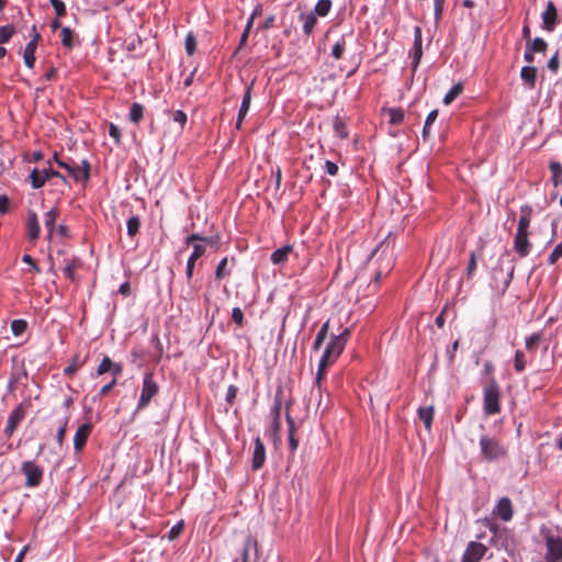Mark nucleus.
Returning <instances> with one entry per match:
<instances>
[{"label":"nucleus","instance_id":"obj_1","mask_svg":"<svg viewBox=\"0 0 562 562\" xmlns=\"http://www.w3.org/2000/svg\"><path fill=\"white\" fill-rule=\"evenodd\" d=\"M350 330L348 328L344 329L339 335L334 336L328 344V346L325 348L318 363V370H317V376L316 381L319 383V380L322 379V375L325 371V369L335 362L340 353L344 351L346 344L349 339Z\"/></svg>","mask_w":562,"mask_h":562},{"label":"nucleus","instance_id":"obj_2","mask_svg":"<svg viewBox=\"0 0 562 562\" xmlns=\"http://www.w3.org/2000/svg\"><path fill=\"white\" fill-rule=\"evenodd\" d=\"M483 408L487 415H495L501 411L499 389L494 380L484 390Z\"/></svg>","mask_w":562,"mask_h":562},{"label":"nucleus","instance_id":"obj_3","mask_svg":"<svg viewBox=\"0 0 562 562\" xmlns=\"http://www.w3.org/2000/svg\"><path fill=\"white\" fill-rule=\"evenodd\" d=\"M158 391L159 386L154 380V374L151 372L145 373L137 409L140 411L148 406L151 398L157 395Z\"/></svg>","mask_w":562,"mask_h":562},{"label":"nucleus","instance_id":"obj_4","mask_svg":"<svg viewBox=\"0 0 562 562\" xmlns=\"http://www.w3.org/2000/svg\"><path fill=\"white\" fill-rule=\"evenodd\" d=\"M57 165L64 168L76 182H86L89 179L90 164L83 159L81 166H75L64 160H57Z\"/></svg>","mask_w":562,"mask_h":562},{"label":"nucleus","instance_id":"obj_5","mask_svg":"<svg viewBox=\"0 0 562 562\" xmlns=\"http://www.w3.org/2000/svg\"><path fill=\"white\" fill-rule=\"evenodd\" d=\"M482 454L485 459L492 461L504 456V448L493 438L484 436L480 439Z\"/></svg>","mask_w":562,"mask_h":562},{"label":"nucleus","instance_id":"obj_6","mask_svg":"<svg viewBox=\"0 0 562 562\" xmlns=\"http://www.w3.org/2000/svg\"><path fill=\"white\" fill-rule=\"evenodd\" d=\"M547 562H562V538L560 537H547L546 539Z\"/></svg>","mask_w":562,"mask_h":562},{"label":"nucleus","instance_id":"obj_7","mask_svg":"<svg viewBox=\"0 0 562 562\" xmlns=\"http://www.w3.org/2000/svg\"><path fill=\"white\" fill-rule=\"evenodd\" d=\"M486 551L487 548L483 543L471 541L465 548L461 562H480Z\"/></svg>","mask_w":562,"mask_h":562},{"label":"nucleus","instance_id":"obj_8","mask_svg":"<svg viewBox=\"0 0 562 562\" xmlns=\"http://www.w3.org/2000/svg\"><path fill=\"white\" fill-rule=\"evenodd\" d=\"M22 471L25 474V484L30 487L37 486L43 477V471L34 462L26 461L22 464Z\"/></svg>","mask_w":562,"mask_h":562},{"label":"nucleus","instance_id":"obj_9","mask_svg":"<svg viewBox=\"0 0 562 562\" xmlns=\"http://www.w3.org/2000/svg\"><path fill=\"white\" fill-rule=\"evenodd\" d=\"M32 31L34 32L33 38L31 42L27 43V45L24 48L23 52V59L24 64L29 68H33L35 64V49L37 47V42L41 38V35L36 32L35 26L32 27Z\"/></svg>","mask_w":562,"mask_h":562},{"label":"nucleus","instance_id":"obj_10","mask_svg":"<svg viewBox=\"0 0 562 562\" xmlns=\"http://www.w3.org/2000/svg\"><path fill=\"white\" fill-rule=\"evenodd\" d=\"M542 23L543 29L551 32L554 30V26L557 24L558 19V12L554 3L552 1H549L547 3L546 10L542 13Z\"/></svg>","mask_w":562,"mask_h":562},{"label":"nucleus","instance_id":"obj_11","mask_svg":"<svg viewBox=\"0 0 562 562\" xmlns=\"http://www.w3.org/2000/svg\"><path fill=\"white\" fill-rule=\"evenodd\" d=\"M266 460L265 445L259 437L255 439V447L251 459V467L254 470H259Z\"/></svg>","mask_w":562,"mask_h":562},{"label":"nucleus","instance_id":"obj_12","mask_svg":"<svg viewBox=\"0 0 562 562\" xmlns=\"http://www.w3.org/2000/svg\"><path fill=\"white\" fill-rule=\"evenodd\" d=\"M92 430L91 424H82L78 427L75 437H74V447L77 451H80L86 445L87 439L89 438Z\"/></svg>","mask_w":562,"mask_h":562},{"label":"nucleus","instance_id":"obj_13","mask_svg":"<svg viewBox=\"0 0 562 562\" xmlns=\"http://www.w3.org/2000/svg\"><path fill=\"white\" fill-rule=\"evenodd\" d=\"M529 233L516 232L514 240V249L520 257H526L530 250V243L528 238Z\"/></svg>","mask_w":562,"mask_h":562},{"label":"nucleus","instance_id":"obj_14","mask_svg":"<svg viewBox=\"0 0 562 562\" xmlns=\"http://www.w3.org/2000/svg\"><path fill=\"white\" fill-rule=\"evenodd\" d=\"M123 368L120 363L113 362L109 357H103L101 363L97 369V374L102 375L106 372H111L113 376H117L122 373Z\"/></svg>","mask_w":562,"mask_h":562},{"label":"nucleus","instance_id":"obj_15","mask_svg":"<svg viewBox=\"0 0 562 562\" xmlns=\"http://www.w3.org/2000/svg\"><path fill=\"white\" fill-rule=\"evenodd\" d=\"M495 514L503 521H509L513 518V506L508 497H503L498 501Z\"/></svg>","mask_w":562,"mask_h":562},{"label":"nucleus","instance_id":"obj_16","mask_svg":"<svg viewBox=\"0 0 562 562\" xmlns=\"http://www.w3.org/2000/svg\"><path fill=\"white\" fill-rule=\"evenodd\" d=\"M26 227H27V237L31 241H35L41 233L37 215L35 212L30 211L27 213V221H26Z\"/></svg>","mask_w":562,"mask_h":562},{"label":"nucleus","instance_id":"obj_17","mask_svg":"<svg viewBox=\"0 0 562 562\" xmlns=\"http://www.w3.org/2000/svg\"><path fill=\"white\" fill-rule=\"evenodd\" d=\"M250 102H251V87H247V89L245 90V93L243 95V101H241V104H240V108H239V111H238V115H237V121H236V128L239 130L241 124H243V121L249 110V106H250Z\"/></svg>","mask_w":562,"mask_h":562},{"label":"nucleus","instance_id":"obj_18","mask_svg":"<svg viewBox=\"0 0 562 562\" xmlns=\"http://www.w3.org/2000/svg\"><path fill=\"white\" fill-rule=\"evenodd\" d=\"M292 252H293V246H291V245H285L283 247H280L271 254V257H270L271 262L277 266L283 265L289 259V256Z\"/></svg>","mask_w":562,"mask_h":562},{"label":"nucleus","instance_id":"obj_19","mask_svg":"<svg viewBox=\"0 0 562 562\" xmlns=\"http://www.w3.org/2000/svg\"><path fill=\"white\" fill-rule=\"evenodd\" d=\"M531 213L532 209L530 205L525 204L520 207V217L518 221L517 232L529 233L528 228L531 222Z\"/></svg>","mask_w":562,"mask_h":562},{"label":"nucleus","instance_id":"obj_20","mask_svg":"<svg viewBox=\"0 0 562 562\" xmlns=\"http://www.w3.org/2000/svg\"><path fill=\"white\" fill-rule=\"evenodd\" d=\"M204 251H205V247L204 246L199 245V244H195L193 246V251H192V254L189 257L188 262H187L186 274H187L188 279L192 278L193 269H194V263L204 254Z\"/></svg>","mask_w":562,"mask_h":562},{"label":"nucleus","instance_id":"obj_21","mask_svg":"<svg viewBox=\"0 0 562 562\" xmlns=\"http://www.w3.org/2000/svg\"><path fill=\"white\" fill-rule=\"evenodd\" d=\"M520 78L528 89H533L537 80V68L533 66H524L520 70Z\"/></svg>","mask_w":562,"mask_h":562},{"label":"nucleus","instance_id":"obj_22","mask_svg":"<svg viewBox=\"0 0 562 562\" xmlns=\"http://www.w3.org/2000/svg\"><path fill=\"white\" fill-rule=\"evenodd\" d=\"M22 418L23 412L21 407H16L14 411H12L8 417V423L4 429L5 435L11 436L16 429V426L22 420Z\"/></svg>","mask_w":562,"mask_h":562},{"label":"nucleus","instance_id":"obj_23","mask_svg":"<svg viewBox=\"0 0 562 562\" xmlns=\"http://www.w3.org/2000/svg\"><path fill=\"white\" fill-rule=\"evenodd\" d=\"M251 551L257 553L258 543L255 538H252L251 536H247L245 539V542H244V547H243V553H241L243 562H249Z\"/></svg>","mask_w":562,"mask_h":562},{"label":"nucleus","instance_id":"obj_24","mask_svg":"<svg viewBox=\"0 0 562 562\" xmlns=\"http://www.w3.org/2000/svg\"><path fill=\"white\" fill-rule=\"evenodd\" d=\"M434 413H435L434 406L420 407L418 409V417L424 423L425 428L427 430H430V428H431Z\"/></svg>","mask_w":562,"mask_h":562},{"label":"nucleus","instance_id":"obj_25","mask_svg":"<svg viewBox=\"0 0 562 562\" xmlns=\"http://www.w3.org/2000/svg\"><path fill=\"white\" fill-rule=\"evenodd\" d=\"M58 217V210L56 207H52L48 212L45 213V227L48 232V237L50 238L53 232L55 229V222Z\"/></svg>","mask_w":562,"mask_h":562},{"label":"nucleus","instance_id":"obj_26","mask_svg":"<svg viewBox=\"0 0 562 562\" xmlns=\"http://www.w3.org/2000/svg\"><path fill=\"white\" fill-rule=\"evenodd\" d=\"M551 180L554 187L562 186V166L558 161H551L549 165Z\"/></svg>","mask_w":562,"mask_h":562},{"label":"nucleus","instance_id":"obj_27","mask_svg":"<svg viewBox=\"0 0 562 562\" xmlns=\"http://www.w3.org/2000/svg\"><path fill=\"white\" fill-rule=\"evenodd\" d=\"M348 38H351V34L348 35V36H341L333 46L331 48V56L335 58V59H340L344 55V52L346 49V46H347V41Z\"/></svg>","mask_w":562,"mask_h":562},{"label":"nucleus","instance_id":"obj_28","mask_svg":"<svg viewBox=\"0 0 562 562\" xmlns=\"http://www.w3.org/2000/svg\"><path fill=\"white\" fill-rule=\"evenodd\" d=\"M31 184L34 189H40L44 186L47 180V176H44V170L40 171L37 168H34L30 175Z\"/></svg>","mask_w":562,"mask_h":562},{"label":"nucleus","instance_id":"obj_29","mask_svg":"<svg viewBox=\"0 0 562 562\" xmlns=\"http://www.w3.org/2000/svg\"><path fill=\"white\" fill-rule=\"evenodd\" d=\"M463 91L462 82H457L443 97V103L449 105L452 103Z\"/></svg>","mask_w":562,"mask_h":562},{"label":"nucleus","instance_id":"obj_30","mask_svg":"<svg viewBox=\"0 0 562 562\" xmlns=\"http://www.w3.org/2000/svg\"><path fill=\"white\" fill-rule=\"evenodd\" d=\"M526 47L533 53H544L547 50L548 44L544 40L537 37L532 41H529Z\"/></svg>","mask_w":562,"mask_h":562},{"label":"nucleus","instance_id":"obj_31","mask_svg":"<svg viewBox=\"0 0 562 562\" xmlns=\"http://www.w3.org/2000/svg\"><path fill=\"white\" fill-rule=\"evenodd\" d=\"M328 328H329V323L326 322L322 325L321 329L318 330L317 335H316V338L314 340V344H313V348L315 350H319L324 340L326 339L327 337V333H328Z\"/></svg>","mask_w":562,"mask_h":562},{"label":"nucleus","instance_id":"obj_32","mask_svg":"<svg viewBox=\"0 0 562 562\" xmlns=\"http://www.w3.org/2000/svg\"><path fill=\"white\" fill-rule=\"evenodd\" d=\"M303 19V31L305 34H311L317 23V19L314 13L302 15Z\"/></svg>","mask_w":562,"mask_h":562},{"label":"nucleus","instance_id":"obj_33","mask_svg":"<svg viewBox=\"0 0 562 562\" xmlns=\"http://www.w3.org/2000/svg\"><path fill=\"white\" fill-rule=\"evenodd\" d=\"M393 265H394V259H393V255L391 254V255L386 256L385 265L376 271L375 277H374L375 282H379V280L383 273L384 274L389 273L391 271Z\"/></svg>","mask_w":562,"mask_h":562},{"label":"nucleus","instance_id":"obj_34","mask_svg":"<svg viewBox=\"0 0 562 562\" xmlns=\"http://www.w3.org/2000/svg\"><path fill=\"white\" fill-rule=\"evenodd\" d=\"M331 8L330 0H318L315 5V13L319 16H326Z\"/></svg>","mask_w":562,"mask_h":562},{"label":"nucleus","instance_id":"obj_35","mask_svg":"<svg viewBox=\"0 0 562 562\" xmlns=\"http://www.w3.org/2000/svg\"><path fill=\"white\" fill-rule=\"evenodd\" d=\"M139 226H140L139 217L136 215L131 216L126 223L127 234L130 236H135L138 233Z\"/></svg>","mask_w":562,"mask_h":562},{"label":"nucleus","instance_id":"obj_36","mask_svg":"<svg viewBox=\"0 0 562 562\" xmlns=\"http://www.w3.org/2000/svg\"><path fill=\"white\" fill-rule=\"evenodd\" d=\"M15 29L13 25H3L0 27V44L7 43L14 34Z\"/></svg>","mask_w":562,"mask_h":562},{"label":"nucleus","instance_id":"obj_37","mask_svg":"<svg viewBox=\"0 0 562 562\" xmlns=\"http://www.w3.org/2000/svg\"><path fill=\"white\" fill-rule=\"evenodd\" d=\"M286 420L289 423V445L291 450L294 451L299 446V441L294 437V423L290 415L286 416Z\"/></svg>","mask_w":562,"mask_h":562},{"label":"nucleus","instance_id":"obj_38","mask_svg":"<svg viewBox=\"0 0 562 562\" xmlns=\"http://www.w3.org/2000/svg\"><path fill=\"white\" fill-rule=\"evenodd\" d=\"M143 117V106L138 103H133L130 111V119L134 123H138Z\"/></svg>","mask_w":562,"mask_h":562},{"label":"nucleus","instance_id":"obj_39","mask_svg":"<svg viewBox=\"0 0 562 562\" xmlns=\"http://www.w3.org/2000/svg\"><path fill=\"white\" fill-rule=\"evenodd\" d=\"M64 262H65L64 274L68 279H74L75 270L77 268L76 260L75 259L65 258Z\"/></svg>","mask_w":562,"mask_h":562},{"label":"nucleus","instance_id":"obj_40","mask_svg":"<svg viewBox=\"0 0 562 562\" xmlns=\"http://www.w3.org/2000/svg\"><path fill=\"white\" fill-rule=\"evenodd\" d=\"M61 42L66 47H72L74 44V33L69 27L61 29Z\"/></svg>","mask_w":562,"mask_h":562},{"label":"nucleus","instance_id":"obj_41","mask_svg":"<svg viewBox=\"0 0 562 562\" xmlns=\"http://www.w3.org/2000/svg\"><path fill=\"white\" fill-rule=\"evenodd\" d=\"M515 369L517 372H521L526 368V358L522 351L517 350L515 352V362H514Z\"/></svg>","mask_w":562,"mask_h":562},{"label":"nucleus","instance_id":"obj_42","mask_svg":"<svg viewBox=\"0 0 562 562\" xmlns=\"http://www.w3.org/2000/svg\"><path fill=\"white\" fill-rule=\"evenodd\" d=\"M389 115L392 124H400L404 119V111L402 109H390Z\"/></svg>","mask_w":562,"mask_h":562},{"label":"nucleus","instance_id":"obj_43","mask_svg":"<svg viewBox=\"0 0 562 562\" xmlns=\"http://www.w3.org/2000/svg\"><path fill=\"white\" fill-rule=\"evenodd\" d=\"M256 14H257V11H255V12L251 14V16L249 18V20H248V22H247V24H246V27H245V30H244V32H243L241 36H240L239 47H241V46L246 43V41H247V38H248V35H249V33H250V30H251V27H252L254 19H255V15H256Z\"/></svg>","mask_w":562,"mask_h":562},{"label":"nucleus","instance_id":"obj_44","mask_svg":"<svg viewBox=\"0 0 562 562\" xmlns=\"http://www.w3.org/2000/svg\"><path fill=\"white\" fill-rule=\"evenodd\" d=\"M334 130L337 136H339L340 138H346L348 135L345 123L339 117L335 119Z\"/></svg>","mask_w":562,"mask_h":562},{"label":"nucleus","instance_id":"obj_45","mask_svg":"<svg viewBox=\"0 0 562 562\" xmlns=\"http://www.w3.org/2000/svg\"><path fill=\"white\" fill-rule=\"evenodd\" d=\"M49 3L54 8L57 18L66 14V5L61 0H49Z\"/></svg>","mask_w":562,"mask_h":562},{"label":"nucleus","instance_id":"obj_46","mask_svg":"<svg viewBox=\"0 0 562 562\" xmlns=\"http://www.w3.org/2000/svg\"><path fill=\"white\" fill-rule=\"evenodd\" d=\"M11 329L15 336H19L26 329V322L23 319H15L11 323Z\"/></svg>","mask_w":562,"mask_h":562},{"label":"nucleus","instance_id":"obj_47","mask_svg":"<svg viewBox=\"0 0 562 562\" xmlns=\"http://www.w3.org/2000/svg\"><path fill=\"white\" fill-rule=\"evenodd\" d=\"M562 257V241L559 243L548 258L550 265H554Z\"/></svg>","mask_w":562,"mask_h":562},{"label":"nucleus","instance_id":"obj_48","mask_svg":"<svg viewBox=\"0 0 562 562\" xmlns=\"http://www.w3.org/2000/svg\"><path fill=\"white\" fill-rule=\"evenodd\" d=\"M83 364V360H80L78 356H76L74 358V361L70 366H68L67 368H65L64 370V373L66 375H69V374H72L74 372H76L78 370V368H80L81 366Z\"/></svg>","mask_w":562,"mask_h":562},{"label":"nucleus","instance_id":"obj_49","mask_svg":"<svg viewBox=\"0 0 562 562\" xmlns=\"http://www.w3.org/2000/svg\"><path fill=\"white\" fill-rule=\"evenodd\" d=\"M540 335L539 334H532L526 338V348L528 350H532L537 347L538 342L540 341Z\"/></svg>","mask_w":562,"mask_h":562},{"label":"nucleus","instance_id":"obj_50","mask_svg":"<svg viewBox=\"0 0 562 562\" xmlns=\"http://www.w3.org/2000/svg\"><path fill=\"white\" fill-rule=\"evenodd\" d=\"M227 265V257L223 258L217 267H216V270H215V278L221 280L225 277L226 272H225V267Z\"/></svg>","mask_w":562,"mask_h":562},{"label":"nucleus","instance_id":"obj_51","mask_svg":"<svg viewBox=\"0 0 562 562\" xmlns=\"http://www.w3.org/2000/svg\"><path fill=\"white\" fill-rule=\"evenodd\" d=\"M195 38L192 34H188L186 37V50L188 55H192L195 52Z\"/></svg>","mask_w":562,"mask_h":562},{"label":"nucleus","instance_id":"obj_52","mask_svg":"<svg viewBox=\"0 0 562 562\" xmlns=\"http://www.w3.org/2000/svg\"><path fill=\"white\" fill-rule=\"evenodd\" d=\"M172 120L183 126L187 122V114L181 110L172 112Z\"/></svg>","mask_w":562,"mask_h":562},{"label":"nucleus","instance_id":"obj_53","mask_svg":"<svg viewBox=\"0 0 562 562\" xmlns=\"http://www.w3.org/2000/svg\"><path fill=\"white\" fill-rule=\"evenodd\" d=\"M475 268H476V256L474 252H471L470 259H469V265L467 268V276L469 279L472 277L473 272L475 271Z\"/></svg>","mask_w":562,"mask_h":562},{"label":"nucleus","instance_id":"obj_54","mask_svg":"<svg viewBox=\"0 0 562 562\" xmlns=\"http://www.w3.org/2000/svg\"><path fill=\"white\" fill-rule=\"evenodd\" d=\"M22 261L25 262L26 265H29L34 272H36V273H41L42 272L40 267L36 265L34 259L32 258V256L23 255Z\"/></svg>","mask_w":562,"mask_h":562},{"label":"nucleus","instance_id":"obj_55","mask_svg":"<svg viewBox=\"0 0 562 562\" xmlns=\"http://www.w3.org/2000/svg\"><path fill=\"white\" fill-rule=\"evenodd\" d=\"M560 67V61H559V54L555 53L548 61V68L552 71V72H557L558 69Z\"/></svg>","mask_w":562,"mask_h":562},{"label":"nucleus","instance_id":"obj_56","mask_svg":"<svg viewBox=\"0 0 562 562\" xmlns=\"http://www.w3.org/2000/svg\"><path fill=\"white\" fill-rule=\"evenodd\" d=\"M183 530V522L180 521L178 522L177 525H175L170 530H169V539L170 540H173L176 539L180 533L181 531Z\"/></svg>","mask_w":562,"mask_h":562},{"label":"nucleus","instance_id":"obj_57","mask_svg":"<svg viewBox=\"0 0 562 562\" xmlns=\"http://www.w3.org/2000/svg\"><path fill=\"white\" fill-rule=\"evenodd\" d=\"M446 0H434L435 5V19L438 21L443 11V4Z\"/></svg>","mask_w":562,"mask_h":562},{"label":"nucleus","instance_id":"obj_58","mask_svg":"<svg viewBox=\"0 0 562 562\" xmlns=\"http://www.w3.org/2000/svg\"><path fill=\"white\" fill-rule=\"evenodd\" d=\"M66 430H67V420H65L60 425V427L58 428V431H57V442L59 446H61L64 442Z\"/></svg>","mask_w":562,"mask_h":562},{"label":"nucleus","instance_id":"obj_59","mask_svg":"<svg viewBox=\"0 0 562 562\" xmlns=\"http://www.w3.org/2000/svg\"><path fill=\"white\" fill-rule=\"evenodd\" d=\"M109 134L115 140V143H120L121 132H120V130H119V127L116 125H114V124L110 125Z\"/></svg>","mask_w":562,"mask_h":562},{"label":"nucleus","instance_id":"obj_60","mask_svg":"<svg viewBox=\"0 0 562 562\" xmlns=\"http://www.w3.org/2000/svg\"><path fill=\"white\" fill-rule=\"evenodd\" d=\"M44 176H47V180L53 178V177H57L59 178L65 184H67V180L66 178L60 175L58 171H55L53 169H44Z\"/></svg>","mask_w":562,"mask_h":562},{"label":"nucleus","instance_id":"obj_61","mask_svg":"<svg viewBox=\"0 0 562 562\" xmlns=\"http://www.w3.org/2000/svg\"><path fill=\"white\" fill-rule=\"evenodd\" d=\"M232 317H233V321L238 324V325H241L243 324V318H244V315H243V312L239 307H234L233 308V312H232Z\"/></svg>","mask_w":562,"mask_h":562},{"label":"nucleus","instance_id":"obj_62","mask_svg":"<svg viewBox=\"0 0 562 562\" xmlns=\"http://www.w3.org/2000/svg\"><path fill=\"white\" fill-rule=\"evenodd\" d=\"M325 169H326V172L330 176H336L338 172V166L330 160H326Z\"/></svg>","mask_w":562,"mask_h":562},{"label":"nucleus","instance_id":"obj_63","mask_svg":"<svg viewBox=\"0 0 562 562\" xmlns=\"http://www.w3.org/2000/svg\"><path fill=\"white\" fill-rule=\"evenodd\" d=\"M237 387L234 385H229L226 392V401L232 404L236 397Z\"/></svg>","mask_w":562,"mask_h":562},{"label":"nucleus","instance_id":"obj_64","mask_svg":"<svg viewBox=\"0 0 562 562\" xmlns=\"http://www.w3.org/2000/svg\"><path fill=\"white\" fill-rule=\"evenodd\" d=\"M10 201L7 195H0V213L4 214L9 210Z\"/></svg>","mask_w":562,"mask_h":562}]
</instances>
